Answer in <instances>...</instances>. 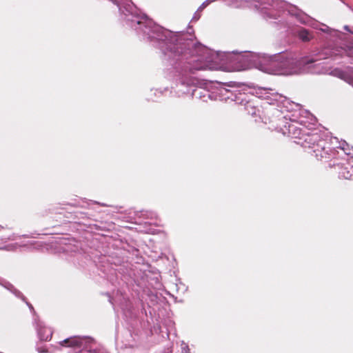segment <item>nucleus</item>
I'll use <instances>...</instances> for the list:
<instances>
[{"label": "nucleus", "instance_id": "6", "mask_svg": "<svg viewBox=\"0 0 353 353\" xmlns=\"http://www.w3.org/2000/svg\"><path fill=\"white\" fill-rule=\"evenodd\" d=\"M38 334L39 338L42 341H49L51 339L52 332L50 328L49 327H41L38 330Z\"/></svg>", "mask_w": 353, "mask_h": 353}, {"label": "nucleus", "instance_id": "5", "mask_svg": "<svg viewBox=\"0 0 353 353\" xmlns=\"http://www.w3.org/2000/svg\"><path fill=\"white\" fill-rule=\"evenodd\" d=\"M288 133L292 138L296 139L297 141H301L302 135L305 134L303 133L301 129L294 123H291L288 125Z\"/></svg>", "mask_w": 353, "mask_h": 353}, {"label": "nucleus", "instance_id": "2", "mask_svg": "<svg viewBox=\"0 0 353 353\" xmlns=\"http://www.w3.org/2000/svg\"><path fill=\"white\" fill-rule=\"evenodd\" d=\"M301 141H295V143L301 145L303 148L312 149V150L317 146V144L323 139L321 135L317 133H305L301 137Z\"/></svg>", "mask_w": 353, "mask_h": 353}, {"label": "nucleus", "instance_id": "8", "mask_svg": "<svg viewBox=\"0 0 353 353\" xmlns=\"http://www.w3.org/2000/svg\"><path fill=\"white\" fill-rule=\"evenodd\" d=\"M140 218H141V216H140ZM142 218L152 219H156L157 217L154 216V214L153 213L150 212L149 214H143Z\"/></svg>", "mask_w": 353, "mask_h": 353}, {"label": "nucleus", "instance_id": "3", "mask_svg": "<svg viewBox=\"0 0 353 353\" xmlns=\"http://www.w3.org/2000/svg\"><path fill=\"white\" fill-rule=\"evenodd\" d=\"M85 339L83 338L74 336L61 341L59 344L65 347H81Z\"/></svg>", "mask_w": 353, "mask_h": 353}, {"label": "nucleus", "instance_id": "9", "mask_svg": "<svg viewBox=\"0 0 353 353\" xmlns=\"http://www.w3.org/2000/svg\"><path fill=\"white\" fill-rule=\"evenodd\" d=\"M91 353H97L95 351H94L93 352H91Z\"/></svg>", "mask_w": 353, "mask_h": 353}, {"label": "nucleus", "instance_id": "7", "mask_svg": "<svg viewBox=\"0 0 353 353\" xmlns=\"http://www.w3.org/2000/svg\"><path fill=\"white\" fill-rule=\"evenodd\" d=\"M299 37L303 41H308L311 39L312 37L309 31L305 29H303L299 32Z\"/></svg>", "mask_w": 353, "mask_h": 353}, {"label": "nucleus", "instance_id": "4", "mask_svg": "<svg viewBox=\"0 0 353 353\" xmlns=\"http://www.w3.org/2000/svg\"><path fill=\"white\" fill-rule=\"evenodd\" d=\"M353 175V165L350 163L341 165L339 172V176L341 179H350Z\"/></svg>", "mask_w": 353, "mask_h": 353}, {"label": "nucleus", "instance_id": "1", "mask_svg": "<svg viewBox=\"0 0 353 353\" xmlns=\"http://www.w3.org/2000/svg\"><path fill=\"white\" fill-rule=\"evenodd\" d=\"M318 161H327L335 155L334 150L330 147V144L325 139H322L317 146L312 150Z\"/></svg>", "mask_w": 353, "mask_h": 353}]
</instances>
